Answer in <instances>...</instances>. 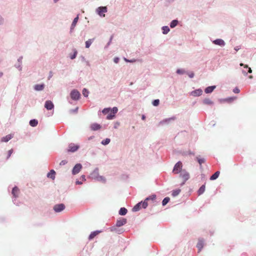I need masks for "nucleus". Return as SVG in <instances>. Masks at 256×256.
Returning a JSON list of instances; mask_svg holds the SVG:
<instances>
[{
    "label": "nucleus",
    "instance_id": "31",
    "mask_svg": "<svg viewBox=\"0 0 256 256\" xmlns=\"http://www.w3.org/2000/svg\"><path fill=\"white\" fill-rule=\"evenodd\" d=\"M220 172L219 171H217L216 172H215L210 178V180H216L219 176L220 175Z\"/></svg>",
    "mask_w": 256,
    "mask_h": 256
},
{
    "label": "nucleus",
    "instance_id": "47",
    "mask_svg": "<svg viewBox=\"0 0 256 256\" xmlns=\"http://www.w3.org/2000/svg\"><path fill=\"white\" fill-rule=\"evenodd\" d=\"M176 72L179 74H182L186 73V71L184 69H178Z\"/></svg>",
    "mask_w": 256,
    "mask_h": 256
},
{
    "label": "nucleus",
    "instance_id": "17",
    "mask_svg": "<svg viewBox=\"0 0 256 256\" xmlns=\"http://www.w3.org/2000/svg\"><path fill=\"white\" fill-rule=\"evenodd\" d=\"M236 96H232V97H229V98H222V99H220V102H228V103H231L234 100H236Z\"/></svg>",
    "mask_w": 256,
    "mask_h": 256
},
{
    "label": "nucleus",
    "instance_id": "21",
    "mask_svg": "<svg viewBox=\"0 0 256 256\" xmlns=\"http://www.w3.org/2000/svg\"><path fill=\"white\" fill-rule=\"evenodd\" d=\"M102 232V230H95V231L92 232L88 236V240H92L96 236H97L98 234H99L100 233Z\"/></svg>",
    "mask_w": 256,
    "mask_h": 256
},
{
    "label": "nucleus",
    "instance_id": "56",
    "mask_svg": "<svg viewBox=\"0 0 256 256\" xmlns=\"http://www.w3.org/2000/svg\"><path fill=\"white\" fill-rule=\"evenodd\" d=\"M149 198H150V200H154L156 198V194H152L148 196Z\"/></svg>",
    "mask_w": 256,
    "mask_h": 256
},
{
    "label": "nucleus",
    "instance_id": "35",
    "mask_svg": "<svg viewBox=\"0 0 256 256\" xmlns=\"http://www.w3.org/2000/svg\"><path fill=\"white\" fill-rule=\"evenodd\" d=\"M181 190L180 189H176L172 191V196L175 197L178 196Z\"/></svg>",
    "mask_w": 256,
    "mask_h": 256
},
{
    "label": "nucleus",
    "instance_id": "16",
    "mask_svg": "<svg viewBox=\"0 0 256 256\" xmlns=\"http://www.w3.org/2000/svg\"><path fill=\"white\" fill-rule=\"evenodd\" d=\"M240 66H243L244 67V68H246V69H248V72H246V70H242V73L245 76H246L247 74H248V73H252V70L251 69V68H249L248 66L246 64H244L242 63H240Z\"/></svg>",
    "mask_w": 256,
    "mask_h": 256
},
{
    "label": "nucleus",
    "instance_id": "32",
    "mask_svg": "<svg viewBox=\"0 0 256 256\" xmlns=\"http://www.w3.org/2000/svg\"><path fill=\"white\" fill-rule=\"evenodd\" d=\"M178 23V22L177 20H172L170 24V26L171 28H174L176 27Z\"/></svg>",
    "mask_w": 256,
    "mask_h": 256
},
{
    "label": "nucleus",
    "instance_id": "51",
    "mask_svg": "<svg viewBox=\"0 0 256 256\" xmlns=\"http://www.w3.org/2000/svg\"><path fill=\"white\" fill-rule=\"evenodd\" d=\"M124 60L126 62H136V60L135 59H132V60H128V59H127L126 58H124Z\"/></svg>",
    "mask_w": 256,
    "mask_h": 256
},
{
    "label": "nucleus",
    "instance_id": "59",
    "mask_svg": "<svg viewBox=\"0 0 256 256\" xmlns=\"http://www.w3.org/2000/svg\"><path fill=\"white\" fill-rule=\"evenodd\" d=\"M22 56L19 57V58L18 59V63L22 64Z\"/></svg>",
    "mask_w": 256,
    "mask_h": 256
},
{
    "label": "nucleus",
    "instance_id": "45",
    "mask_svg": "<svg viewBox=\"0 0 256 256\" xmlns=\"http://www.w3.org/2000/svg\"><path fill=\"white\" fill-rule=\"evenodd\" d=\"M110 112H111L115 116V114L118 112V108L117 107L114 106L112 108H110Z\"/></svg>",
    "mask_w": 256,
    "mask_h": 256
},
{
    "label": "nucleus",
    "instance_id": "44",
    "mask_svg": "<svg viewBox=\"0 0 256 256\" xmlns=\"http://www.w3.org/2000/svg\"><path fill=\"white\" fill-rule=\"evenodd\" d=\"M12 202L17 206H19L20 204V202L17 200V198H12Z\"/></svg>",
    "mask_w": 256,
    "mask_h": 256
},
{
    "label": "nucleus",
    "instance_id": "19",
    "mask_svg": "<svg viewBox=\"0 0 256 256\" xmlns=\"http://www.w3.org/2000/svg\"><path fill=\"white\" fill-rule=\"evenodd\" d=\"M78 20V15L73 20L70 28V33H72L74 29V28L76 23Z\"/></svg>",
    "mask_w": 256,
    "mask_h": 256
},
{
    "label": "nucleus",
    "instance_id": "18",
    "mask_svg": "<svg viewBox=\"0 0 256 256\" xmlns=\"http://www.w3.org/2000/svg\"><path fill=\"white\" fill-rule=\"evenodd\" d=\"M101 128V126L98 123H93L90 126V130L92 131H96L100 130Z\"/></svg>",
    "mask_w": 256,
    "mask_h": 256
},
{
    "label": "nucleus",
    "instance_id": "15",
    "mask_svg": "<svg viewBox=\"0 0 256 256\" xmlns=\"http://www.w3.org/2000/svg\"><path fill=\"white\" fill-rule=\"evenodd\" d=\"M202 94L201 88H198L190 92V94L193 96H199Z\"/></svg>",
    "mask_w": 256,
    "mask_h": 256
},
{
    "label": "nucleus",
    "instance_id": "3",
    "mask_svg": "<svg viewBox=\"0 0 256 256\" xmlns=\"http://www.w3.org/2000/svg\"><path fill=\"white\" fill-rule=\"evenodd\" d=\"M108 10L106 6H99L96 9V13L100 17H104V13L106 12Z\"/></svg>",
    "mask_w": 256,
    "mask_h": 256
},
{
    "label": "nucleus",
    "instance_id": "5",
    "mask_svg": "<svg viewBox=\"0 0 256 256\" xmlns=\"http://www.w3.org/2000/svg\"><path fill=\"white\" fill-rule=\"evenodd\" d=\"M66 206L64 204H55L54 206L53 209L56 212H60L64 210Z\"/></svg>",
    "mask_w": 256,
    "mask_h": 256
},
{
    "label": "nucleus",
    "instance_id": "2",
    "mask_svg": "<svg viewBox=\"0 0 256 256\" xmlns=\"http://www.w3.org/2000/svg\"><path fill=\"white\" fill-rule=\"evenodd\" d=\"M182 162L180 161H178L174 166L172 170V172L174 174H178L180 173V172L182 170Z\"/></svg>",
    "mask_w": 256,
    "mask_h": 256
},
{
    "label": "nucleus",
    "instance_id": "61",
    "mask_svg": "<svg viewBox=\"0 0 256 256\" xmlns=\"http://www.w3.org/2000/svg\"><path fill=\"white\" fill-rule=\"evenodd\" d=\"M184 154H189V155H194V153L190 150H189L187 152V153Z\"/></svg>",
    "mask_w": 256,
    "mask_h": 256
},
{
    "label": "nucleus",
    "instance_id": "36",
    "mask_svg": "<svg viewBox=\"0 0 256 256\" xmlns=\"http://www.w3.org/2000/svg\"><path fill=\"white\" fill-rule=\"evenodd\" d=\"M95 180L98 182H102L103 183H105L106 182V180L104 177L100 175L97 177Z\"/></svg>",
    "mask_w": 256,
    "mask_h": 256
},
{
    "label": "nucleus",
    "instance_id": "42",
    "mask_svg": "<svg viewBox=\"0 0 256 256\" xmlns=\"http://www.w3.org/2000/svg\"><path fill=\"white\" fill-rule=\"evenodd\" d=\"M114 117L115 116L111 112H110L106 116V119L109 120H112Z\"/></svg>",
    "mask_w": 256,
    "mask_h": 256
},
{
    "label": "nucleus",
    "instance_id": "29",
    "mask_svg": "<svg viewBox=\"0 0 256 256\" xmlns=\"http://www.w3.org/2000/svg\"><path fill=\"white\" fill-rule=\"evenodd\" d=\"M206 186L205 184H202L198 190V196L202 194L205 191Z\"/></svg>",
    "mask_w": 256,
    "mask_h": 256
},
{
    "label": "nucleus",
    "instance_id": "33",
    "mask_svg": "<svg viewBox=\"0 0 256 256\" xmlns=\"http://www.w3.org/2000/svg\"><path fill=\"white\" fill-rule=\"evenodd\" d=\"M162 29V34H166L170 30V29L168 26H163Z\"/></svg>",
    "mask_w": 256,
    "mask_h": 256
},
{
    "label": "nucleus",
    "instance_id": "14",
    "mask_svg": "<svg viewBox=\"0 0 256 256\" xmlns=\"http://www.w3.org/2000/svg\"><path fill=\"white\" fill-rule=\"evenodd\" d=\"M99 176V172H98V168H96L92 172L90 173V177L94 180H96V179L97 178V177Z\"/></svg>",
    "mask_w": 256,
    "mask_h": 256
},
{
    "label": "nucleus",
    "instance_id": "52",
    "mask_svg": "<svg viewBox=\"0 0 256 256\" xmlns=\"http://www.w3.org/2000/svg\"><path fill=\"white\" fill-rule=\"evenodd\" d=\"M22 64L18 63V64H16V67L19 70H22Z\"/></svg>",
    "mask_w": 256,
    "mask_h": 256
},
{
    "label": "nucleus",
    "instance_id": "24",
    "mask_svg": "<svg viewBox=\"0 0 256 256\" xmlns=\"http://www.w3.org/2000/svg\"><path fill=\"white\" fill-rule=\"evenodd\" d=\"M216 88V86H208L205 88L204 92L206 94H210L213 92V90Z\"/></svg>",
    "mask_w": 256,
    "mask_h": 256
},
{
    "label": "nucleus",
    "instance_id": "48",
    "mask_svg": "<svg viewBox=\"0 0 256 256\" xmlns=\"http://www.w3.org/2000/svg\"><path fill=\"white\" fill-rule=\"evenodd\" d=\"M153 106H158L160 104V100L158 99L154 100L152 102Z\"/></svg>",
    "mask_w": 256,
    "mask_h": 256
},
{
    "label": "nucleus",
    "instance_id": "39",
    "mask_svg": "<svg viewBox=\"0 0 256 256\" xmlns=\"http://www.w3.org/2000/svg\"><path fill=\"white\" fill-rule=\"evenodd\" d=\"M82 93L84 97L87 98L88 97L90 92L86 88H84L82 90Z\"/></svg>",
    "mask_w": 256,
    "mask_h": 256
},
{
    "label": "nucleus",
    "instance_id": "60",
    "mask_svg": "<svg viewBox=\"0 0 256 256\" xmlns=\"http://www.w3.org/2000/svg\"><path fill=\"white\" fill-rule=\"evenodd\" d=\"M194 73L193 72H190L188 74V76L190 78H193L194 76Z\"/></svg>",
    "mask_w": 256,
    "mask_h": 256
},
{
    "label": "nucleus",
    "instance_id": "12",
    "mask_svg": "<svg viewBox=\"0 0 256 256\" xmlns=\"http://www.w3.org/2000/svg\"><path fill=\"white\" fill-rule=\"evenodd\" d=\"M44 108L47 110H52L54 108V104L51 100H46L44 104Z\"/></svg>",
    "mask_w": 256,
    "mask_h": 256
},
{
    "label": "nucleus",
    "instance_id": "22",
    "mask_svg": "<svg viewBox=\"0 0 256 256\" xmlns=\"http://www.w3.org/2000/svg\"><path fill=\"white\" fill-rule=\"evenodd\" d=\"M44 84H36L34 85V89L36 91H42L44 90Z\"/></svg>",
    "mask_w": 256,
    "mask_h": 256
},
{
    "label": "nucleus",
    "instance_id": "41",
    "mask_svg": "<svg viewBox=\"0 0 256 256\" xmlns=\"http://www.w3.org/2000/svg\"><path fill=\"white\" fill-rule=\"evenodd\" d=\"M170 198L168 197L164 198L162 201V205L163 206H166L170 202Z\"/></svg>",
    "mask_w": 256,
    "mask_h": 256
},
{
    "label": "nucleus",
    "instance_id": "54",
    "mask_svg": "<svg viewBox=\"0 0 256 256\" xmlns=\"http://www.w3.org/2000/svg\"><path fill=\"white\" fill-rule=\"evenodd\" d=\"M232 91L235 94H238L240 92V90L238 87L234 88Z\"/></svg>",
    "mask_w": 256,
    "mask_h": 256
},
{
    "label": "nucleus",
    "instance_id": "7",
    "mask_svg": "<svg viewBox=\"0 0 256 256\" xmlns=\"http://www.w3.org/2000/svg\"><path fill=\"white\" fill-rule=\"evenodd\" d=\"M204 245V240L203 238H199L198 242L196 244V248H198V252H200L203 248Z\"/></svg>",
    "mask_w": 256,
    "mask_h": 256
},
{
    "label": "nucleus",
    "instance_id": "28",
    "mask_svg": "<svg viewBox=\"0 0 256 256\" xmlns=\"http://www.w3.org/2000/svg\"><path fill=\"white\" fill-rule=\"evenodd\" d=\"M12 136L10 134L6 135L2 137L1 140L2 142H8L12 138Z\"/></svg>",
    "mask_w": 256,
    "mask_h": 256
},
{
    "label": "nucleus",
    "instance_id": "63",
    "mask_svg": "<svg viewBox=\"0 0 256 256\" xmlns=\"http://www.w3.org/2000/svg\"><path fill=\"white\" fill-rule=\"evenodd\" d=\"M240 48H240V46H236L234 47V50L236 52H237V51H238L239 50H240Z\"/></svg>",
    "mask_w": 256,
    "mask_h": 256
},
{
    "label": "nucleus",
    "instance_id": "37",
    "mask_svg": "<svg viewBox=\"0 0 256 256\" xmlns=\"http://www.w3.org/2000/svg\"><path fill=\"white\" fill-rule=\"evenodd\" d=\"M202 102L204 104L208 105H212L214 104V102L210 98H205Z\"/></svg>",
    "mask_w": 256,
    "mask_h": 256
},
{
    "label": "nucleus",
    "instance_id": "38",
    "mask_svg": "<svg viewBox=\"0 0 256 256\" xmlns=\"http://www.w3.org/2000/svg\"><path fill=\"white\" fill-rule=\"evenodd\" d=\"M73 52H74V53L72 54H70V59H72V60L76 58V55L78 54V51L76 49L74 48L73 50Z\"/></svg>",
    "mask_w": 256,
    "mask_h": 256
},
{
    "label": "nucleus",
    "instance_id": "6",
    "mask_svg": "<svg viewBox=\"0 0 256 256\" xmlns=\"http://www.w3.org/2000/svg\"><path fill=\"white\" fill-rule=\"evenodd\" d=\"M180 176L186 182L190 178V174L185 170H183L180 172Z\"/></svg>",
    "mask_w": 256,
    "mask_h": 256
},
{
    "label": "nucleus",
    "instance_id": "50",
    "mask_svg": "<svg viewBox=\"0 0 256 256\" xmlns=\"http://www.w3.org/2000/svg\"><path fill=\"white\" fill-rule=\"evenodd\" d=\"M78 108L76 107L74 109H71L70 110V114L77 113L78 112Z\"/></svg>",
    "mask_w": 256,
    "mask_h": 256
},
{
    "label": "nucleus",
    "instance_id": "25",
    "mask_svg": "<svg viewBox=\"0 0 256 256\" xmlns=\"http://www.w3.org/2000/svg\"><path fill=\"white\" fill-rule=\"evenodd\" d=\"M142 202H139L138 204H136L132 208V212H138L140 210V209L142 208Z\"/></svg>",
    "mask_w": 256,
    "mask_h": 256
},
{
    "label": "nucleus",
    "instance_id": "20",
    "mask_svg": "<svg viewBox=\"0 0 256 256\" xmlns=\"http://www.w3.org/2000/svg\"><path fill=\"white\" fill-rule=\"evenodd\" d=\"M118 226H116V224L114 226H111L108 228V230L110 232H116L118 234H122L123 232V230H119L117 228Z\"/></svg>",
    "mask_w": 256,
    "mask_h": 256
},
{
    "label": "nucleus",
    "instance_id": "26",
    "mask_svg": "<svg viewBox=\"0 0 256 256\" xmlns=\"http://www.w3.org/2000/svg\"><path fill=\"white\" fill-rule=\"evenodd\" d=\"M56 172L54 170H51L50 172L47 174V177L51 178L52 180L55 178Z\"/></svg>",
    "mask_w": 256,
    "mask_h": 256
},
{
    "label": "nucleus",
    "instance_id": "49",
    "mask_svg": "<svg viewBox=\"0 0 256 256\" xmlns=\"http://www.w3.org/2000/svg\"><path fill=\"white\" fill-rule=\"evenodd\" d=\"M112 38L113 36H111L108 42L107 43L106 45L104 47L105 48H108L109 46L111 44Z\"/></svg>",
    "mask_w": 256,
    "mask_h": 256
},
{
    "label": "nucleus",
    "instance_id": "40",
    "mask_svg": "<svg viewBox=\"0 0 256 256\" xmlns=\"http://www.w3.org/2000/svg\"><path fill=\"white\" fill-rule=\"evenodd\" d=\"M110 142V140L109 138H106L101 142V144L102 145L106 146Z\"/></svg>",
    "mask_w": 256,
    "mask_h": 256
},
{
    "label": "nucleus",
    "instance_id": "55",
    "mask_svg": "<svg viewBox=\"0 0 256 256\" xmlns=\"http://www.w3.org/2000/svg\"><path fill=\"white\" fill-rule=\"evenodd\" d=\"M120 124L119 122H115L114 123V128L115 129L118 128V127L119 126Z\"/></svg>",
    "mask_w": 256,
    "mask_h": 256
},
{
    "label": "nucleus",
    "instance_id": "8",
    "mask_svg": "<svg viewBox=\"0 0 256 256\" xmlns=\"http://www.w3.org/2000/svg\"><path fill=\"white\" fill-rule=\"evenodd\" d=\"M82 165L80 164H76L72 170V174L75 175L78 174L82 168Z\"/></svg>",
    "mask_w": 256,
    "mask_h": 256
},
{
    "label": "nucleus",
    "instance_id": "23",
    "mask_svg": "<svg viewBox=\"0 0 256 256\" xmlns=\"http://www.w3.org/2000/svg\"><path fill=\"white\" fill-rule=\"evenodd\" d=\"M196 160H197L199 164H200V169L202 168V164L204 163L205 162H206V160L204 158H202L200 157V156H197L196 157Z\"/></svg>",
    "mask_w": 256,
    "mask_h": 256
},
{
    "label": "nucleus",
    "instance_id": "11",
    "mask_svg": "<svg viewBox=\"0 0 256 256\" xmlns=\"http://www.w3.org/2000/svg\"><path fill=\"white\" fill-rule=\"evenodd\" d=\"M20 193V189L18 186H15L12 188V198H18Z\"/></svg>",
    "mask_w": 256,
    "mask_h": 256
},
{
    "label": "nucleus",
    "instance_id": "46",
    "mask_svg": "<svg viewBox=\"0 0 256 256\" xmlns=\"http://www.w3.org/2000/svg\"><path fill=\"white\" fill-rule=\"evenodd\" d=\"M140 202H142V208L145 209L147 208L148 206V202H146V201H141Z\"/></svg>",
    "mask_w": 256,
    "mask_h": 256
},
{
    "label": "nucleus",
    "instance_id": "57",
    "mask_svg": "<svg viewBox=\"0 0 256 256\" xmlns=\"http://www.w3.org/2000/svg\"><path fill=\"white\" fill-rule=\"evenodd\" d=\"M67 162H68L66 160H62L60 162V165L64 166V165H65L66 164H67Z\"/></svg>",
    "mask_w": 256,
    "mask_h": 256
},
{
    "label": "nucleus",
    "instance_id": "30",
    "mask_svg": "<svg viewBox=\"0 0 256 256\" xmlns=\"http://www.w3.org/2000/svg\"><path fill=\"white\" fill-rule=\"evenodd\" d=\"M29 124L31 126L35 127L38 124V120L36 119H32L30 120Z\"/></svg>",
    "mask_w": 256,
    "mask_h": 256
},
{
    "label": "nucleus",
    "instance_id": "4",
    "mask_svg": "<svg viewBox=\"0 0 256 256\" xmlns=\"http://www.w3.org/2000/svg\"><path fill=\"white\" fill-rule=\"evenodd\" d=\"M80 148L78 144H76L74 143H70L68 144V152H74L78 150Z\"/></svg>",
    "mask_w": 256,
    "mask_h": 256
},
{
    "label": "nucleus",
    "instance_id": "64",
    "mask_svg": "<svg viewBox=\"0 0 256 256\" xmlns=\"http://www.w3.org/2000/svg\"><path fill=\"white\" fill-rule=\"evenodd\" d=\"M80 58H81L82 61L84 62H85L86 60V59L85 58L84 56H80Z\"/></svg>",
    "mask_w": 256,
    "mask_h": 256
},
{
    "label": "nucleus",
    "instance_id": "1",
    "mask_svg": "<svg viewBox=\"0 0 256 256\" xmlns=\"http://www.w3.org/2000/svg\"><path fill=\"white\" fill-rule=\"evenodd\" d=\"M70 96L74 100H78L80 98V92L76 89L72 90L70 92Z\"/></svg>",
    "mask_w": 256,
    "mask_h": 256
},
{
    "label": "nucleus",
    "instance_id": "58",
    "mask_svg": "<svg viewBox=\"0 0 256 256\" xmlns=\"http://www.w3.org/2000/svg\"><path fill=\"white\" fill-rule=\"evenodd\" d=\"M119 60H120V58L118 57H115L114 58V62L116 64H118L119 62Z\"/></svg>",
    "mask_w": 256,
    "mask_h": 256
},
{
    "label": "nucleus",
    "instance_id": "34",
    "mask_svg": "<svg viewBox=\"0 0 256 256\" xmlns=\"http://www.w3.org/2000/svg\"><path fill=\"white\" fill-rule=\"evenodd\" d=\"M94 38L88 39V40L86 42V48H89L94 42Z\"/></svg>",
    "mask_w": 256,
    "mask_h": 256
},
{
    "label": "nucleus",
    "instance_id": "43",
    "mask_svg": "<svg viewBox=\"0 0 256 256\" xmlns=\"http://www.w3.org/2000/svg\"><path fill=\"white\" fill-rule=\"evenodd\" d=\"M110 108H104L102 110V112L104 114H109V112H110Z\"/></svg>",
    "mask_w": 256,
    "mask_h": 256
},
{
    "label": "nucleus",
    "instance_id": "10",
    "mask_svg": "<svg viewBox=\"0 0 256 256\" xmlns=\"http://www.w3.org/2000/svg\"><path fill=\"white\" fill-rule=\"evenodd\" d=\"M176 119V117L175 116H172L169 118H166L164 119L160 122V124H170L172 121H174Z\"/></svg>",
    "mask_w": 256,
    "mask_h": 256
},
{
    "label": "nucleus",
    "instance_id": "13",
    "mask_svg": "<svg viewBox=\"0 0 256 256\" xmlns=\"http://www.w3.org/2000/svg\"><path fill=\"white\" fill-rule=\"evenodd\" d=\"M212 43L214 44L218 45L220 46H224L226 45V42L224 41L221 38H217L215 40H214Z\"/></svg>",
    "mask_w": 256,
    "mask_h": 256
},
{
    "label": "nucleus",
    "instance_id": "53",
    "mask_svg": "<svg viewBox=\"0 0 256 256\" xmlns=\"http://www.w3.org/2000/svg\"><path fill=\"white\" fill-rule=\"evenodd\" d=\"M12 152H13L12 149H11L8 151V156H7L6 159H8L10 158V156Z\"/></svg>",
    "mask_w": 256,
    "mask_h": 256
},
{
    "label": "nucleus",
    "instance_id": "9",
    "mask_svg": "<svg viewBox=\"0 0 256 256\" xmlns=\"http://www.w3.org/2000/svg\"><path fill=\"white\" fill-rule=\"evenodd\" d=\"M126 222L127 220L126 218H120L119 219L117 220L116 224V226L120 227L126 224Z\"/></svg>",
    "mask_w": 256,
    "mask_h": 256
},
{
    "label": "nucleus",
    "instance_id": "62",
    "mask_svg": "<svg viewBox=\"0 0 256 256\" xmlns=\"http://www.w3.org/2000/svg\"><path fill=\"white\" fill-rule=\"evenodd\" d=\"M52 76H53V74H52V72L50 71V72H49V75H48V79L50 80V78H52Z\"/></svg>",
    "mask_w": 256,
    "mask_h": 256
},
{
    "label": "nucleus",
    "instance_id": "27",
    "mask_svg": "<svg viewBox=\"0 0 256 256\" xmlns=\"http://www.w3.org/2000/svg\"><path fill=\"white\" fill-rule=\"evenodd\" d=\"M127 212V209L124 207L121 208L118 211V214L120 216H125Z\"/></svg>",
    "mask_w": 256,
    "mask_h": 256
}]
</instances>
